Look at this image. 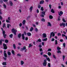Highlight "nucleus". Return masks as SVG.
Here are the masks:
<instances>
[{"label":"nucleus","mask_w":67,"mask_h":67,"mask_svg":"<svg viewBox=\"0 0 67 67\" xmlns=\"http://www.w3.org/2000/svg\"><path fill=\"white\" fill-rule=\"evenodd\" d=\"M12 53L13 55H15V54L14 53V51L12 50Z\"/></svg>","instance_id":"2f4dec72"},{"label":"nucleus","mask_w":67,"mask_h":67,"mask_svg":"<svg viewBox=\"0 0 67 67\" xmlns=\"http://www.w3.org/2000/svg\"><path fill=\"white\" fill-rule=\"evenodd\" d=\"M57 50H58V51H59V50H60L61 48H60L58 46L57 47Z\"/></svg>","instance_id":"cd10ccee"},{"label":"nucleus","mask_w":67,"mask_h":67,"mask_svg":"<svg viewBox=\"0 0 67 67\" xmlns=\"http://www.w3.org/2000/svg\"><path fill=\"white\" fill-rule=\"evenodd\" d=\"M60 26H63V27H65L66 26L65 23H62L60 24Z\"/></svg>","instance_id":"39448f33"},{"label":"nucleus","mask_w":67,"mask_h":67,"mask_svg":"<svg viewBox=\"0 0 67 67\" xmlns=\"http://www.w3.org/2000/svg\"><path fill=\"white\" fill-rule=\"evenodd\" d=\"M22 36L23 40H24V39L25 38V37H24V34H22Z\"/></svg>","instance_id":"dca6fc26"},{"label":"nucleus","mask_w":67,"mask_h":67,"mask_svg":"<svg viewBox=\"0 0 67 67\" xmlns=\"http://www.w3.org/2000/svg\"><path fill=\"white\" fill-rule=\"evenodd\" d=\"M51 67V64L50 63H48V67Z\"/></svg>","instance_id":"79ce46f5"},{"label":"nucleus","mask_w":67,"mask_h":67,"mask_svg":"<svg viewBox=\"0 0 67 67\" xmlns=\"http://www.w3.org/2000/svg\"><path fill=\"white\" fill-rule=\"evenodd\" d=\"M35 31L36 32L38 31V29L37 28H35Z\"/></svg>","instance_id":"13d9d810"},{"label":"nucleus","mask_w":67,"mask_h":67,"mask_svg":"<svg viewBox=\"0 0 67 67\" xmlns=\"http://www.w3.org/2000/svg\"><path fill=\"white\" fill-rule=\"evenodd\" d=\"M6 51H4V56L5 57H7V53H5Z\"/></svg>","instance_id":"9d476101"},{"label":"nucleus","mask_w":67,"mask_h":67,"mask_svg":"<svg viewBox=\"0 0 67 67\" xmlns=\"http://www.w3.org/2000/svg\"><path fill=\"white\" fill-rule=\"evenodd\" d=\"M13 36V34H11L10 35H9V37L10 38H12V36Z\"/></svg>","instance_id":"c85d7f7f"},{"label":"nucleus","mask_w":67,"mask_h":67,"mask_svg":"<svg viewBox=\"0 0 67 67\" xmlns=\"http://www.w3.org/2000/svg\"><path fill=\"white\" fill-rule=\"evenodd\" d=\"M57 35L58 36H61V34H60V33H58V34H57Z\"/></svg>","instance_id":"58836bf2"},{"label":"nucleus","mask_w":67,"mask_h":67,"mask_svg":"<svg viewBox=\"0 0 67 67\" xmlns=\"http://www.w3.org/2000/svg\"><path fill=\"white\" fill-rule=\"evenodd\" d=\"M63 21L64 22H66V21H65V20L64 18L63 19Z\"/></svg>","instance_id":"774afa93"},{"label":"nucleus","mask_w":67,"mask_h":67,"mask_svg":"<svg viewBox=\"0 0 67 67\" xmlns=\"http://www.w3.org/2000/svg\"><path fill=\"white\" fill-rule=\"evenodd\" d=\"M22 25V23H20L19 24V26L21 27V26Z\"/></svg>","instance_id":"338daca9"},{"label":"nucleus","mask_w":67,"mask_h":67,"mask_svg":"<svg viewBox=\"0 0 67 67\" xmlns=\"http://www.w3.org/2000/svg\"><path fill=\"white\" fill-rule=\"evenodd\" d=\"M3 3V0H0V3Z\"/></svg>","instance_id":"0e129e2a"},{"label":"nucleus","mask_w":67,"mask_h":67,"mask_svg":"<svg viewBox=\"0 0 67 67\" xmlns=\"http://www.w3.org/2000/svg\"><path fill=\"white\" fill-rule=\"evenodd\" d=\"M42 12V14H43V15H45V12L44 11H43V12Z\"/></svg>","instance_id":"7c9ffc66"},{"label":"nucleus","mask_w":67,"mask_h":67,"mask_svg":"<svg viewBox=\"0 0 67 67\" xmlns=\"http://www.w3.org/2000/svg\"><path fill=\"white\" fill-rule=\"evenodd\" d=\"M44 3V1L42 0L40 1V4H43Z\"/></svg>","instance_id":"f8f14e48"},{"label":"nucleus","mask_w":67,"mask_h":67,"mask_svg":"<svg viewBox=\"0 0 67 67\" xmlns=\"http://www.w3.org/2000/svg\"><path fill=\"white\" fill-rule=\"evenodd\" d=\"M52 53L50 52H48V56H51V55Z\"/></svg>","instance_id":"b1692460"},{"label":"nucleus","mask_w":67,"mask_h":67,"mask_svg":"<svg viewBox=\"0 0 67 67\" xmlns=\"http://www.w3.org/2000/svg\"><path fill=\"white\" fill-rule=\"evenodd\" d=\"M41 7V6L40 5H38V8L39 9H40Z\"/></svg>","instance_id":"37998d69"},{"label":"nucleus","mask_w":67,"mask_h":67,"mask_svg":"<svg viewBox=\"0 0 67 67\" xmlns=\"http://www.w3.org/2000/svg\"><path fill=\"white\" fill-rule=\"evenodd\" d=\"M44 15H43V14H42L40 15V16L41 17H43V18H44Z\"/></svg>","instance_id":"09e8293b"},{"label":"nucleus","mask_w":67,"mask_h":67,"mask_svg":"<svg viewBox=\"0 0 67 67\" xmlns=\"http://www.w3.org/2000/svg\"><path fill=\"white\" fill-rule=\"evenodd\" d=\"M33 30H34L33 28V27H31L30 29V32H32V31H33Z\"/></svg>","instance_id":"5701e85b"},{"label":"nucleus","mask_w":67,"mask_h":67,"mask_svg":"<svg viewBox=\"0 0 67 67\" xmlns=\"http://www.w3.org/2000/svg\"><path fill=\"white\" fill-rule=\"evenodd\" d=\"M2 64L4 66H6L7 65V62H3Z\"/></svg>","instance_id":"4468645a"},{"label":"nucleus","mask_w":67,"mask_h":67,"mask_svg":"<svg viewBox=\"0 0 67 67\" xmlns=\"http://www.w3.org/2000/svg\"><path fill=\"white\" fill-rule=\"evenodd\" d=\"M41 21H43V22H45V19L44 18H42L41 20Z\"/></svg>","instance_id":"ea45409f"},{"label":"nucleus","mask_w":67,"mask_h":67,"mask_svg":"<svg viewBox=\"0 0 67 67\" xmlns=\"http://www.w3.org/2000/svg\"><path fill=\"white\" fill-rule=\"evenodd\" d=\"M65 55H63V59L64 61V60L65 59Z\"/></svg>","instance_id":"a19ab883"},{"label":"nucleus","mask_w":67,"mask_h":67,"mask_svg":"<svg viewBox=\"0 0 67 67\" xmlns=\"http://www.w3.org/2000/svg\"><path fill=\"white\" fill-rule=\"evenodd\" d=\"M57 53H62V52H61V51H60L58 50L57 52Z\"/></svg>","instance_id":"de8ad7c7"},{"label":"nucleus","mask_w":67,"mask_h":67,"mask_svg":"<svg viewBox=\"0 0 67 67\" xmlns=\"http://www.w3.org/2000/svg\"><path fill=\"white\" fill-rule=\"evenodd\" d=\"M3 46L4 47V49L5 50L7 49V44H5V43H3Z\"/></svg>","instance_id":"423d86ee"},{"label":"nucleus","mask_w":67,"mask_h":67,"mask_svg":"<svg viewBox=\"0 0 67 67\" xmlns=\"http://www.w3.org/2000/svg\"><path fill=\"white\" fill-rule=\"evenodd\" d=\"M17 55L18 56H21V55L20 54H17Z\"/></svg>","instance_id":"e2e57ef3"},{"label":"nucleus","mask_w":67,"mask_h":67,"mask_svg":"<svg viewBox=\"0 0 67 67\" xmlns=\"http://www.w3.org/2000/svg\"><path fill=\"white\" fill-rule=\"evenodd\" d=\"M24 50H25L24 52H26V51L27 50L26 49V47L25 46L23 47V48L21 49L20 51H24Z\"/></svg>","instance_id":"f257e3e1"},{"label":"nucleus","mask_w":67,"mask_h":67,"mask_svg":"<svg viewBox=\"0 0 67 67\" xmlns=\"http://www.w3.org/2000/svg\"><path fill=\"white\" fill-rule=\"evenodd\" d=\"M26 22V21H25V20H24L23 21L22 23L23 25H24V24H25Z\"/></svg>","instance_id":"6ab92c4d"},{"label":"nucleus","mask_w":67,"mask_h":67,"mask_svg":"<svg viewBox=\"0 0 67 67\" xmlns=\"http://www.w3.org/2000/svg\"><path fill=\"white\" fill-rule=\"evenodd\" d=\"M21 34L20 33L18 35V37L19 38H20L21 37Z\"/></svg>","instance_id":"412c9836"},{"label":"nucleus","mask_w":67,"mask_h":67,"mask_svg":"<svg viewBox=\"0 0 67 67\" xmlns=\"http://www.w3.org/2000/svg\"><path fill=\"white\" fill-rule=\"evenodd\" d=\"M48 24L47 25L48 26H52V25H51V24L50 22L48 23Z\"/></svg>","instance_id":"f3484780"},{"label":"nucleus","mask_w":67,"mask_h":67,"mask_svg":"<svg viewBox=\"0 0 67 67\" xmlns=\"http://www.w3.org/2000/svg\"><path fill=\"white\" fill-rule=\"evenodd\" d=\"M53 56L54 58H55V59H56V57H55V55L54 54H53Z\"/></svg>","instance_id":"3c124183"},{"label":"nucleus","mask_w":67,"mask_h":67,"mask_svg":"<svg viewBox=\"0 0 67 67\" xmlns=\"http://www.w3.org/2000/svg\"><path fill=\"white\" fill-rule=\"evenodd\" d=\"M12 31L13 33H14V35H16V32H17V30L14 29H12Z\"/></svg>","instance_id":"f03ea898"},{"label":"nucleus","mask_w":67,"mask_h":67,"mask_svg":"<svg viewBox=\"0 0 67 67\" xmlns=\"http://www.w3.org/2000/svg\"><path fill=\"white\" fill-rule=\"evenodd\" d=\"M39 51L41 52H43V49L42 48H39Z\"/></svg>","instance_id":"473e14b6"},{"label":"nucleus","mask_w":67,"mask_h":67,"mask_svg":"<svg viewBox=\"0 0 67 67\" xmlns=\"http://www.w3.org/2000/svg\"><path fill=\"white\" fill-rule=\"evenodd\" d=\"M55 45H57L58 44V42L57 40H56L55 41Z\"/></svg>","instance_id":"bb28decb"},{"label":"nucleus","mask_w":67,"mask_h":67,"mask_svg":"<svg viewBox=\"0 0 67 67\" xmlns=\"http://www.w3.org/2000/svg\"><path fill=\"white\" fill-rule=\"evenodd\" d=\"M63 46H64V47H65V46H66V44L65 43H64L63 44Z\"/></svg>","instance_id":"a18cd8bd"},{"label":"nucleus","mask_w":67,"mask_h":67,"mask_svg":"<svg viewBox=\"0 0 67 67\" xmlns=\"http://www.w3.org/2000/svg\"><path fill=\"white\" fill-rule=\"evenodd\" d=\"M39 47V48H41V47H42V46L41 45H40L39 46H38Z\"/></svg>","instance_id":"680f3d73"},{"label":"nucleus","mask_w":67,"mask_h":67,"mask_svg":"<svg viewBox=\"0 0 67 67\" xmlns=\"http://www.w3.org/2000/svg\"><path fill=\"white\" fill-rule=\"evenodd\" d=\"M46 59L48 60L49 62H50V59L49 58H46Z\"/></svg>","instance_id":"c03bdc74"},{"label":"nucleus","mask_w":67,"mask_h":67,"mask_svg":"<svg viewBox=\"0 0 67 67\" xmlns=\"http://www.w3.org/2000/svg\"><path fill=\"white\" fill-rule=\"evenodd\" d=\"M32 46V45H31V44H29V48H30V47H31Z\"/></svg>","instance_id":"4d7b16f0"},{"label":"nucleus","mask_w":67,"mask_h":67,"mask_svg":"<svg viewBox=\"0 0 67 67\" xmlns=\"http://www.w3.org/2000/svg\"><path fill=\"white\" fill-rule=\"evenodd\" d=\"M3 6L4 7V8L5 9H6V8H7V6H6V5H5V4H3Z\"/></svg>","instance_id":"4c0bfd02"},{"label":"nucleus","mask_w":67,"mask_h":67,"mask_svg":"<svg viewBox=\"0 0 67 67\" xmlns=\"http://www.w3.org/2000/svg\"><path fill=\"white\" fill-rule=\"evenodd\" d=\"M3 35L4 36V38H5V37H6V35L5 34H4V35Z\"/></svg>","instance_id":"864d4df0"},{"label":"nucleus","mask_w":67,"mask_h":67,"mask_svg":"<svg viewBox=\"0 0 67 67\" xmlns=\"http://www.w3.org/2000/svg\"><path fill=\"white\" fill-rule=\"evenodd\" d=\"M42 35L43 38H46V37L47 36L46 35V34L45 33L43 34Z\"/></svg>","instance_id":"1a4fd4ad"},{"label":"nucleus","mask_w":67,"mask_h":67,"mask_svg":"<svg viewBox=\"0 0 67 67\" xmlns=\"http://www.w3.org/2000/svg\"><path fill=\"white\" fill-rule=\"evenodd\" d=\"M7 54L8 55H9V56H10V55H11V53L9 52H8Z\"/></svg>","instance_id":"f704fd0d"},{"label":"nucleus","mask_w":67,"mask_h":67,"mask_svg":"<svg viewBox=\"0 0 67 67\" xmlns=\"http://www.w3.org/2000/svg\"><path fill=\"white\" fill-rule=\"evenodd\" d=\"M43 56L44 57H46V58L47 57V55H46V54H43Z\"/></svg>","instance_id":"e433bc0d"},{"label":"nucleus","mask_w":67,"mask_h":67,"mask_svg":"<svg viewBox=\"0 0 67 67\" xmlns=\"http://www.w3.org/2000/svg\"><path fill=\"white\" fill-rule=\"evenodd\" d=\"M25 40L26 41H27V40H28V37H26L25 38Z\"/></svg>","instance_id":"69168bd1"},{"label":"nucleus","mask_w":67,"mask_h":67,"mask_svg":"<svg viewBox=\"0 0 67 67\" xmlns=\"http://www.w3.org/2000/svg\"><path fill=\"white\" fill-rule=\"evenodd\" d=\"M13 46L14 49H16V46H15V44H13Z\"/></svg>","instance_id":"72a5a7b5"},{"label":"nucleus","mask_w":67,"mask_h":67,"mask_svg":"<svg viewBox=\"0 0 67 67\" xmlns=\"http://www.w3.org/2000/svg\"><path fill=\"white\" fill-rule=\"evenodd\" d=\"M54 40H55V39L54 38H52V39L51 40V41H52V42H53V41H54Z\"/></svg>","instance_id":"bf43d9fd"},{"label":"nucleus","mask_w":67,"mask_h":67,"mask_svg":"<svg viewBox=\"0 0 67 67\" xmlns=\"http://www.w3.org/2000/svg\"><path fill=\"white\" fill-rule=\"evenodd\" d=\"M5 31H3V35L4 34H5Z\"/></svg>","instance_id":"6e6d98bb"},{"label":"nucleus","mask_w":67,"mask_h":67,"mask_svg":"<svg viewBox=\"0 0 67 67\" xmlns=\"http://www.w3.org/2000/svg\"><path fill=\"white\" fill-rule=\"evenodd\" d=\"M2 42L0 40V45H2Z\"/></svg>","instance_id":"052dcab7"},{"label":"nucleus","mask_w":67,"mask_h":67,"mask_svg":"<svg viewBox=\"0 0 67 67\" xmlns=\"http://www.w3.org/2000/svg\"><path fill=\"white\" fill-rule=\"evenodd\" d=\"M58 13L59 15H60V16H62V15L63 14V12L62 11H60V12H58Z\"/></svg>","instance_id":"6e6552de"},{"label":"nucleus","mask_w":67,"mask_h":67,"mask_svg":"<svg viewBox=\"0 0 67 67\" xmlns=\"http://www.w3.org/2000/svg\"><path fill=\"white\" fill-rule=\"evenodd\" d=\"M5 42L6 43H8L9 42L8 40H6L5 41Z\"/></svg>","instance_id":"c9c22d12"},{"label":"nucleus","mask_w":67,"mask_h":67,"mask_svg":"<svg viewBox=\"0 0 67 67\" xmlns=\"http://www.w3.org/2000/svg\"><path fill=\"white\" fill-rule=\"evenodd\" d=\"M49 51H52V49H49L48 50V52H49Z\"/></svg>","instance_id":"5fc2aeb1"},{"label":"nucleus","mask_w":67,"mask_h":67,"mask_svg":"<svg viewBox=\"0 0 67 67\" xmlns=\"http://www.w3.org/2000/svg\"><path fill=\"white\" fill-rule=\"evenodd\" d=\"M20 63L21 65H23L24 64V62L23 61H21Z\"/></svg>","instance_id":"4be33fe9"},{"label":"nucleus","mask_w":67,"mask_h":67,"mask_svg":"<svg viewBox=\"0 0 67 67\" xmlns=\"http://www.w3.org/2000/svg\"><path fill=\"white\" fill-rule=\"evenodd\" d=\"M47 60H44V62L43 63V66H46V65H47Z\"/></svg>","instance_id":"7ed1b4c3"},{"label":"nucleus","mask_w":67,"mask_h":67,"mask_svg":"<svg viewBox=\"0 0 67 67\" xmlns=\"http://www.w3.org/2000/svg\"><path fill=\"white\" fill-rule=\"evenodd\" d=\"M51 12L53 13H55V12L54 10V9H52L51 10Z\"/></svg>","instance_id":"393cba45"},{"label":"nucleus","mask_w":67,"mask_h":67,"mask_svg":"<svg viewBox=\"0 0 67 67\" xmlns=\"http://www.w3.org/2000/svg\"><path fill=\"white\" fill-rule=\"evenodd\" d=\"M47 38H46L42 40L43 41H47Z\"/></svg>","instance_id":"c756f323"},{"label":"nucleus","mask_w":67,"mask_h":67,"mask_svg":"<svg viewBox=\"0 0 67 67\" xmlns=\"http://www.w3.org/2000/svg\"><path fill=\"white\" fill-rule=\"evenodd\" d=\"M49 7L50 9H51V8H52V5L51 4H49Z\"/></svg>","instance_id":"603ef678"},{"label":"nucleus","mask_w":67,"mask_h":67,"mask_svg":"<svg viewBox=\"0 0 67 67\" xmlns=\"http://www.w3.org/2000/svg\"><path fill=\"white\" fill-rule=\"evenodd\" d=\"M55 33H54V32H52L50 34V38H52V36H53V37H54V36H55Z\"/></svg>","instance_id":"20e7f679"},{"label":"nucleus","mask_w":67,"mask_h":67,"mask_svg":"<svg viewBox=\"0 0 67 67\" xmlns=\"http://www.w3.org/2000/svg\"><path fill=\"white\" fill-rule=\"evenodd\" d=\"M4 27H5V24L4 23L3 25V28H4Z\"/></svg>","instance_id":"49530a36"},{"label":"nucleus","mask_w":67,"mask_h":67,"mask_svg":"<svg viewBox=\"0 0 67 67\" xmlns=\"http://www.w3.org/2000/svg\"><path fill=\"white\" fill-rule=\"evenodd\" d=\"M41 11H43L44 10V8H43V7H41Z\"/></svg>","instance_id":"8fccbe9b"},{"label":"nucleus","mask_w":67,"mask_h":67,"mask_svg":"<svg viewBox=\"0 0 67 67\" xmlns=\"http://www.w3.org/2000/svg\"><path fill=\"white\" fill-rule=\"evenodd\" d=\"M10 20L11 18L9 17L8 18V20H6V22L7 23H10V22L9 21H10Z\"/></svg>","instance_id":"0eeeda50"},{"label":"nucleus","mask_w":67,"mask_h":67,"mask_svg":"<svg viewBox=\"0 0 67 67\" xmlns=\"http://www.w3.org/2000/svg\"><path fill=\"white\" fill-rule=\"evenodd\" d=\"M53 18V17L51 15L49 16V18L50 19H52Z\"/></svg>","instance_id":"a878e982"},{"label":"nucleus","mask_w":67,"mask_h":67,"mask_svg":"<svg viewBox=\"0 0 67 67\" xmlns=\"http://www.w3.org/2000/svg\"><path fill=\"white\" fill-rule=\"evenodd\" d=\"M9 3L10 6H12L13 5V3H12V2L11 1H9Z\"/></svg>","instance_id":"ddd939ff"},{"label":"nucleus","mask_w":67,"mask_h":67,"mask_svg":"<svg viewBox=\"0 0 67 67\" xmlns=\"http://www.w3.org/2000/svg\"><path fill=\"white\" fill-rule=\"evenodd\" d=\"M33 7L31 6L29 9V10L30 11V12L31 13L32 10H33Z\"/></svg>","instance_id":"9b49d317"},{"label":"nucleus","mask_w":67,"mask_h":67,"mask_svg":"<svg viewBox=\"0 0 67 67\" xmlns=\"http://www.w3.org/2000/svg\"><path fill=\"white\" fill-rule=\"evenodd\" d=\"M27 34L29 36H31V34L30 32H27Z\"/></svg>","instance_id":"2eb2a0df"},{"label":"nucleus","mask_w":67,"mask_h":67,"mask_svg":"<svg viewBox=\"0 0 67 67\" xmlns=\"http://www.w3.org/2000/svg\"><path fill=\"white\" fill-rule=\"evenodd\" d=\"M7 28H9V26H10V27L11 26V25L9 24H7Z\"/></svg>","instance_id":"aec40b11"},{"label":"nucleus","mask_w":67,"mask_h":67,"mask_svg":"<svg viewBox=\"0 0 67 67\" xmlns=\"http://www.w3.org/2000/svg\"><path fill=\"white\" fill-rule=\"evenodd\" d=\"M38 42H39L40 43L42 42L40 38L38 39V40L36 42L37 43H38Z\"/></svg>","instance_id":"a211bd4d"}]
</instances>
